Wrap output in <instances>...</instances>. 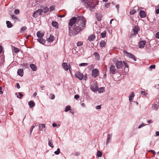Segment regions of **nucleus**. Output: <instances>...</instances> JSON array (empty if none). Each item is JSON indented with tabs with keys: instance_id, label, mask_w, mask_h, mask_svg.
I'll use <instances>...</instances> for the list:
<instances>
[{
	"instance_id": "obj_1",
	"label": "nucleus",
	"mask_w": 159,
	"mask_h": 159,
	"mask_svg": "<svg viewBox=\"0 0 159 159\" xmlns=\"http://www.w3.org/2000/svg\"><path fill=\"white\" fill-rule=\"evenodd\" d=\"M86 20L82 16L71 18L69 23V34L76 35L84 29L86 26Z\"/></svg>"
},
{
	"instance_id": "obj_2",
	"label": "nucleus",
	"mask_w": 159,
	"mask_h": 159,
	"mask_svg": "<svg viewBox=\"0 0 159 159\" xmlns=\"http://www.w3.org/2000/svg\"><path fill=\"white\" fill-rule=\"evenodd\" d=\"M123 63L125 65V68L124 69L125 71V72H127L128 71H129V67L128 66L125 61H123V62H122V61H117L116 63V68L117 69H120L122 68L123 66Z\"/></svg>"
},
{
	"instance_id": "obj_3",
	"label": "nucleus",
	"mask_w": 159,
	"mask_h": 159,
	"mask_svg": "<svg viewBox=\"0 0 159 159\" xmlns=\"http://www.w3.org/2000/svg\"><path fill=\"white\" fill-rule=\"evenodd\" d=\"M84 5L87 8H89L91 11H92L95 7V6L92 3V2H87V1L84 2Z\"/></svg>"
},
{
	"instance_id": "obj_4",
	"label": "nucleus",
	"mask_w": 159,
	"mask_h": 159,
	"mask_svg": "<svg viewBox=\"0 0 159 159\" xmlns=\"http://www.w3.org/2000/svg\"><path fill=\"white\" fill-rule=\"evenodd\" d=\"M42 9H39L38 10H36L35 12H34L33 16L35 18H37L39 15H42Z\"/></svg>"
},
{
	"instance_id": "obj_5",
	"label": "nucleus",
	"mask_w": 159,
	"mask_h": 159,
	"mask_svg": "<svg viewBox=\"0 0 159 159\" xmlns=\"http://www.w3.org/2000/svg\"><path fill=\"white\" fill-rule=\"evenodd\" d=\"M98 86L96 82H95L92 84L90 86V89L93 92L98 91Z\"/></svg>"
},
{
	"instance_id": "obj_6",
	"label": "nucleus",
	"mask_w": 159,
	"mask_h": 159,
	"mask_svg": "<svg viewBox=\"0 0 159 159\" xmlns=\"http://www.w3.org/2000/svg\"><path fill=\"white\" fill-rule=\"evenodd\" d=\"M124 53H125L126 56L128 57L133 59L134 60V61H136V58L134 56V55L126 51H124Z\"/></svg>"
},
{
	"instance_id": "obj_7",
	"label": "nucleus",
	"mask_w": 159,
	"mask_h": 159,
	"mask_svg": "<svg viewBox=\"0 0 159 159\" xmlns=\"http://www.w3.org/2000/svg\"><path fill=\"white\" fill-rule=\"evenodd\" d=\"M99 71L98 70L95 68L93 70L92 72V76L96 78L99 75Z\"/></svg>"
},
{
	"instance_id": "obj_8",
	"label": "nucleus",
	"mask_w": 159,
	"mask_h": 159,
	"mask_svg": "<svg viewBox=\"0 0 159 159\" xmlns=\"http://www.w3.org/2000/svg\"><path fill=\"white\" fill-rule=\"evenodd\" d=\"M75 77L80 80H82L83 78V75L80 72H76L75 74Z\"/></svg>"
},
{
	"instance_id": "obj_9",
	"label": "nucleus",
	"mask_w": 159,
	"mask_h": 159,
	"mask_svg": "<svg viewBox=\"0 0 159 159\" xmlns=\"http://www.w3.org/2000/svg\"><path fill=\"white\" fill-rule=\"evenodd\" d=\"M110 73L112 74H116V68L115 66L111 65L110 66Z\"/></svg>"
},
{
	"instance_id": "obj_10",
	"label": "nucleus",
	"mask_w": 159,
	"mask_h": 159,
	"mask_svg": "<svg viewBox=\"0 0 159 159\" xmlns=\"http://www.w3.org/2000/svg\"><path fill=\"white\" fill-rule=\"evenodd\" d=\"M146 43V41H140L139 43V48H143L144 46Z\"/></svg>"
},
{
	"instance_id": "obj_11",
	"label": "nucleus",
	"mask_w": 159,
	"mask_h": 159,
	"mask_svg": "<svg viewBox=\"0 0 159 159\" xmlns=\"http://www.w3.org/2000/svg\"><path fill=\"white\" fill-rule=\"evenodd\" d=\"M135 95L134 93L132 92L129 95V101L130 102H132L134 97Z\"/></svg>"
},
{
	"instance_id": "obj_12",
	"label": "nucleus",
	"mask_w": 159,
	"mask_h": 159,
	"mask_svg": "<svg viewBox=\"0 0 159 159\" xmlns=\"http://www.w3.org/2000/svg\"><path fill=\"white\" fill-rule=\"evenodd\" d=\"M11 19L12 20H13L14 21L15 23L16 22L18 21H19V18L16 16L15 15H11Z\"/></svg>"
},
{
	"instance_id": "obj_13",
	"label": "nucleus",
	"mask_w": 159,
	"mask_h": 159,
	"mask_svg": "<svg viewBox=\"0 0 159 159\" xmlns=\"http://www.w3.org/2000/svg\"><path fill=\"white\" fill-rule=\"evenodd\" d=\"M139 30V29L138 26H135L133 29V32L135 34H137L138 33V31Z\"/></svg>"
},
{
	"instance_id": "obj_14",
	"label": "nucleus",
	"mask_w": 159,
	"mask_h": 159,
	"mask_svg": "<svg viewBox=\"0 0 159 159\" xmlns=\"http://www.w3.org/2000/svg\"><path fill=\"white\" fill-rule=\"evenodd\" d=\"M139 15L141 18H143L146 17L145 12L143 10H140L139 11Z\"/></svg>"
},
{
	"instance_id": "obj_15",
	"label": "nucleus",
	"mask_w": 159,
	"mask_h": 159,
	"mask_svg": "<svg viewBox=\"0 0 159 159\" xmlns=\"http://www.w3.org/2000/svg\"><path fill=\"white\" fill-rule=\"evenodd\" d=\"M30 67L31 69L34 71H36L37 70L36 66L33 64H31L30 65Z\"/></svg>"
},
{
	"instance_id": "obj_16",
	"label": "nucleus",
	"mask_w": 159,
	"mask_h": 159,
	"mask_svg": "<svg viewBox=\"0 0 159 159\" xmlns=\"http://www.w3.org/2000/svg\"><path fill=\"white\" fill-rule=\"evenodd\" d=\"M47 40L49 42H52L54 39V36L50 34V37L47 38Z\"/></svg>"
},
{
	"instance_id": "obj_17",
	"label": "nucleus",
	"mask_w": 159,
	"mask_h": 159,
	"mask_svg": "<svg viewBox=\"0 0 159 159\" xmlns=\"http://www.w3.org/2000/svg\"><path fill=\"white\" fill-rule=\"evenodd\" d=\"M17 73L19 75L22 77L23 75V69H18Z\"/></svg>"
},
{
	"instance_id": "obj_18",
	"label": "nucleus",
	"mask_w": 159,
	"mask_h": 159,
	"mask_svg": "<svg viewBox=\"0 0 159 159\" xmlns=\"http://www.w3.org/2000/svg\"><path fill=\"white\" fill-rule=\"evenodd\" d=\"M4 62V56L0 54V66Z\"/></svg>"
},
{
	"instance_id": "obj_19",
	"label": "nucleus",
	"mask_w": 159,
	"mask_h": 159,
	"mask_svg": "<svg viewBox=\"0 0 159 159\" xmlns=\"http://www.w3.org/2000/svg\"><path fill=\"white\" fill-rule=\"evenodd\" d=\"M28 104L30 108H32L35 106V103L33 101H30Z\"/></svg>"
},
{
	"instance_id": "obj_20",
	"label": "nucleus",
	"mask_w": 159,
	"mask_h": 159,
	"mask_svg": "<svg viewBox=\"0 0 159 159\" xmlns=\"http://www.w3.org/2000/svg\"><path fill=\"white\" fill-rule=\"evenodd\" d=\"M38 41L40 43L44 44L46 42V40L42 38H39L37 39Z\"/></svg>"
},
{
	"instance_id": "obj_21",
	"label": "nucleus",
	"mask_w": 159,
	"mask_h": 159,
	"mask_svg": "<svg viewBox=\"0 0 159 159\" xmlns=\"http://www.w3.org/2000/svg\"><path fill=\"white\" fill-rule=\"evenodd\" d=\"M112 136V134H109L108 135V136L107 139L106 145H107V144L110 142V141L111 140Z\"/></svg>"
},
{
	"instance_id": "obj_22",
	"label": "nucleus",
	"mask_w": 159,
	"mask_h": 159,
	"mask_svg": "<svg viewBox=\"0 0 159 159\" xmlns=\"http://www.w3.org/2000/svg\"><path fill=\"white\" fill-rule=\"evenodd\" d=\"M96 17L98 21H100L101 19L102 15L99 13H96Z\"/></svg>"
},
{
	"instance_id": "obj_23",
	"label": "nucleus",
	"mask_w": 159,
	"mask_h": 159,
	"mask_svg": "<svg viewBox=\"0 0 159 159\" xmlns=\"http://www.w3.org/2000/svg\"><path fill=\"white\" fill-rule=\"evenodd\" d=\"M62 66L65 70L67 71L68 70V65L66 63H63L62 64Z\"/></svg>"
},
{
	"instance_id": "obj_24",
	"label": "nucleus",
	"mask_w": 159,
	"mask_h": 159,
	"mask_svg": "<svg viewBox=\"0 0 159 159\" xmlns=\"http://www.w3.org/2000/svg\"><path fill=\"white\" fill-rule=\"evenodd\" d=\"M95 37V35L92 34L91 36H90L89 37L88 40L90 41H93L94 40Z\"/></svg>"
},
{
	"instance_id": "obj_25",
	"label": "nucleus",
	"mask_w": 159,
	"mask_h": 159,
	"mask_svg": "<svg viewBox=\"0 0 159 159\" xmlns=\"http://www.w3.org/2000/svg\"><path fill=\"white\" fill-rule=\"evenodd\" d=\"M7 27L8 28H10L12 27V24L9 21H7L6 22Z\"/></svg>"
},
{
	"instance_id": "obj_26",
	"label": "nucleus",
	"mask_w": 159,
	"mask_h": 159,
	"mask_svg": "<svg viewBox=\"0 0 159 159\" xmlns=\"http://www.w3.org/2000/svg\"><path fill=\"white\" fill-rule=\"evenodd\" d=\"M42 8L43 9H42L43 10V12L44 13H47L49 11V9L47 7H43Z\"/></svg>"
},
{
	"instance_id": "obj_27",
	"label": "nucleus",
	"mask_w": 159,
	"mask_h": 159,
	"mask_svg": "<svg viewBox=\"0 0 159 159\" xmlns=\"http://www.w3.org/2000/svg\"><path fill=\"white\" fill-rule=\"evenodd\" d=\"M98 91L99 93H102L105 91V88L104 87H100L99 89L98 88Z\"/></svg>"
},
{
	"instance_id": "obj_28",
	"label": "nucleus",
	"mask_w": 159,
	"mask_h": 159,
	"mask_svg": "<svg viewBox=\"0 0 159 159\" xmlns=\"http://www.w3.org/2000/svg\"><path fill=\"white\" fill-rule=\"evenodd\" d=\"M99 45L101 48L104 47L106 45V42L104 40H102L100 43Z\"/></svg>"
},
{
	"instance_id": "obj_29",
	"label": "nucleus",
	"mask_w": 159,
	"mask_h": 159,
	"mask_svg": "<svg viewBox=\"0 0 159 159\" xmlns=\"http://www.w3.org/2000/svg\"><path fill=\"white\" fill-rule=\"evenodd\" d=\"M152 107L153 109L156 110H157L158 108V105L155 103H153L152 104Z\"/></svg>"
},
{
	"instance_id": "obj_30",
	"label": "nucleus",
	"mask_w": 159,
	"mask_h": 159,
	"mask_svg": "<svg viewBox=\"0 0 159 159\" xmlns=\"http://www.w3.org/2000/svg\"><path fill=\"white\" fill-rule=\"evenodd\" d=\"M58 24V23L56 21H52V26L54 27L57 28Z\"/></svg>"
},
{
	"instance_id": "obj_31",
	"label": "nucleus",
	"mask_w": 159,
	"mask_h": 159,
	"mask_svg": "<svg viewBox=\"0 0 159 159\" xmlns=\"http://www.w3.org/2000/svg\"><path fill=\"white\" fill-rule=\"evenodd\" d=\"M37 36L39 38H42L43 36V34L42 33H40L39 31H38L37 33Z\"/></svg>"
},
{
	"instance_id": "obj_32",
	"label": "nucleus",
	"mask_w": 159,
	"mask_h": 159,
	"mask_svg": "<svg viewBox=\"0 0 159 159\" xmlns=\"http://www.w3.org/2000/svg\"><path fill=\"white\" fill-rule=\"evenodd\" d=\"M45 125L44 124H41L39 125V129L40 131H42L43 130V129L45 127Z\"/></svg>"
},
{
	"instance_id": "obj_33",
	"label": "nucleus",
	"mask_w": 159,
	"mask_h": 159,
	"mask_svg": "<svg viewBox=\"0 0 159 159\" xmlns=\"http://www.w3.org/2000/svg\"><path fill=\"white\" fill-rule=\"evenodd\" d=\"M70 108L71 107L70 106L68 105L66 106L65 107V112H67L69 111H70L71 110Z\"/></svg>"
},
{
	"instance_id": "obj_34",
	"label": "nucleus",
	"mask_w": 159,
	"mask_h": 159,
	"mask_svg": "<svg viewBox=\"0 0 159 159\" xmlns=\"http://www.w3.org/2000/svg\"><path fill=\"white\" fill-rule=\"evenodd\" d=\"M106 32L105 31H104L101 33V36L102 38H104L106 36Z\"/></svg>"
},
{
	"instance_id": "obj_35",
	"label": "nucleus",
	"mask_w": 159,
	"mask_h": 159,
	"mask_svg": "<svg viewBox=\"0 0 159 159\" xmlns=\"http://www.w3.org/2000/svg\"><path fill=\"white\" fill-rule=\"evenodd\" d=\"M93 55L95 56V57L98 59H99L100 57L99 54L97 52H95L93 53Z\"/></svg>"
},
{
	"instance_id": "obj_36",
	"label": "nucleus",
	"mask_w": 159,
	"mask_h": 159,
	"mask_svg": "<svg viewBox=\"0 0 159 159\" xmlns=\"http://www.w3.org/2000/svg\"><path fill=\"white\" fill-rule=\"evenodd\" d=\"M48 144L49 146L52 148H53L54 147V146L53 145L52 140H50L49 141Z\"/></svg>"
},
{
	"instance_id": "obj_37",
	"label": "nucleus",
	"mask_w": 159,
	"mask_h": 159,
	"mask_svg": "<svg viewBox=\"0 0 159 159\" xmlns=\"http://www.w3.org/2000/svg\"><path fill=\"white\" fill-rule=\"evenodd\" d=\"M102 152L100 151H97V156L98 157H100L102 156Z\"/></svg>"
},
{
	"instance_id": "obj_38",
	"label": "nucleus",
	"mask_w": 159,
	"mask_h": 159,
	"mask_svg": "<svg viewBox=\"0 0 159 159\" xmlns=\"http://www.w3.org/2000/svg\"><path fill=\"white\" fill-rule=\"evenodd\" d=\"M27 28L25 26L22 27L20 29V33L23 32L25 30H26Z\"/></svg>"
},
{
	"instance_id": "obj_39",
	"label": "nucleus",
	"mask_w": 159,
	"mask_h": 159,
	"mask_svg": "<svg viewBox=\"0 0 159 159\" xmlns=\"http://www.w3.org/2000/svg\"><path fill=\"white\" fill-rule=\"evenodd\" d=\"M136 12V11L134 9H131L130 11V15H133Z\"/></svg>"
},
{
	"instance_id": "obj_40",
	"label": "nucleus",
	"mask_w": 159,
	"mask_h": 159,
	"mask_svg": "<svg viewBox=\"0 0 159 159\" xmlns=\"http://www.w3.org/2000/svg\"><path fill=\"white\" fill-rule=\"evenodd\" d=\"M88 65V63H81L79 65V66H86Z\"/></svg>"
},
{
	"instance_id": "obj_41",
	"label": "nucleus",
	"mask_w": 159,
	"mask_h": 159,
	"mask_svg": "<svg viewBox=\"0 0 159 159\" xmlns=\"http://www.w3.org/2000/svg\"><path fill=\"white\" fill-rule=\"evenodd\" d=\"M14 13L16 15H18L20 13V11L18 9H16L15 10Z\"/></svg>"
},
{
	"instance_id": "obj_42",
	"label": "nucleus",
	"mask_w": 159,
	"mask_h": 159,
	"mask_svg": "<svg viewBox=\"0 0 159 159\" xmlns=\"http://www.w3.org/2000/svg\"><path fill=\"white\" fill-rule=\"evenodd\" d=\"M60 152V149L58 148L57 149V150L54 152V153L56 155H58Z\"/></svg>"
},
{
	"instance_id": "obj_43",
	"label": "nucleus",
	"mask_w": 159,
	"mask_h": 159,
	"mask_svg": "<svg viewBox=\"0 0 159 159\" xmlns=\"http://www.w3.org/2000/svg\"><path fill=\"white\" fill-rule=\"evenodd\" d=\"M19 95L17 96V97L19 98H21L22 97H23V95L22 94V93L21 92H19Z\"/></svg>"
},
{
	"instance_id": "obj_44",
	"label": "nucleus",
	"mask_w": 159,
	"mask_h": 159,
	"mask_svg": "<svg viewBox=\"0 0 159 159\" xmlns=\"http://www.w3.org/2000/svg\"><path fill=\"white\" fill-rule=\"evenodd\" d=\"M55 7L54 6H51L50 7V11H52L54 10Z\"/></svg>"
},
{
	"instance_id": "obj_45",
	"label": "nucleus",
	"mask_w": 159,
	"mask_h": 159,
	"mask_svg": "<svg viewBox=\"0 0 159 159\" xmlns=\"http://www.w3.org/2000/svg\"><path fill=\"white\" fill-rule=\"evenodd\" d=\"M141 95L145 96H146L147 95V93L145 92L144 91H142L141 92Z\"/></svg>"
},
{
	"instance_id": "obj_46",
	"label": "nucleus",
	"mask_w": 159,
	"mask_h": 159,
	"mask_svg": "<svg viewBox=\"0 0 159 159\" xmlns=\"http://www.w3.org/2000/svg\"><path fill=\"white\" fill-rule=\"evenodd\" d=\"M83 43L82 42H78L77 43V46H80L83 44Z\"/></svg>"
},
{
	"instance_id": "obj_47",
	"label": "nucleus",
	"mask_w": 159,
	"mask_h": 159,
	"mask_svg": "<svg viewBox=\"0 0 159 159\" xmlns=\"http://www.w3.org/2000/svg\"><path fill=\"white\" fill-rule=\"evenodd\" d=\"M14 51L16 53L17 52H19L20 50L19 49H18L17 48H14Z\"/></svg>"
},
{
	"instance_id": "obj_48",
	"label": "nucleus",
	"mask_w": 159,
	"mask_h": 159,
	"mask_svg": "<svg viewBox=\"0 0 159 159\" xmlns=\"http://www.w3.org/2000/svg\"><path fill=\"white\" fill-rule=\"evenodd\" d=\"M50 97L51 99L52 100H53L55 98V96L54 94H51L50 95Z\"/></svg>"
},
{
	"instance_id": "obj_49",
	"label": "nucleus",
	"mask_w": 159,
	"mask_h": 159,
	"mask_svg": "<svg viewBox=\"0 0 159 159\" xmlns=\"http://www.w3.org/2000/svg\"><path fill=\"white\" fill-rule=\"evenodd\" d=\"M146 125L144 123H143L142 124H141L139 126H138V128L139 129H140L141 128H142V127L145 126Z\"/></svg>"
},
{
	"instance_id": "obj_50",
	"label": "nucleus",
	"mask_w": 159,
	"mask_h": 159,
	"mask_svg": "<svg viewBox=\"0 0 159 159\" xmlns=\"http://www.w3.org/2000/svg\"><path fill=\"white\" fill-rule=\"evenodd\" d=\"M155 37L156 38L159 39V31L156 33Z\"/></svg>"
},
{
	"instance_id": "obj_51",
	"label": "nucleus",
	"mask_w": 159,
	"mask_h": 159,
	"mask_svg": "<svg viewBox=\"0 0 159 159\" xmlns=\"http://www.w3.org/2000/svg\"><path fill=\"white\" fill-rule=\"evenodd\" d=\"M155 65H151L149 67V69H155Z\"/></svg>"
},
{
	"instance_id": "obj_52",
	"label": "nucleus",
	"mask_w": 159,
	"mask_h": 159,
	"mask_svg": "<svg viewBox=\"0 0 159 159\" xmlns=\"http://www.w3.org/2000/svg\"><path fill=\"white\" fill-rule=\"evenodd\" d=\"M79 98L80 96L78 94L75 95L74 96V98H75V99H77Z\"/></svg>"
},
{
	"instance_id": "obj_53",
	"label": "nucleus",
	"mask_w": 159,
	"mask_h": 159,
	"mask_svg": "<svg viewBox=\"0 0 159 159\" xmlns=\"http://www.w3.org/2000/svg\"><path fill=\"white\" fill-rule=\"evenodd\" d=\"M110 3H107L106 4H105V6L106 7L108 8V7H109V6H110Z\"/></svg>"
},
{
	"instance_id": "obj_54",
	"label": "nucleus",
	"mask_w": 159,
	"mask_h": 159,
	"mask_svg": "<svg viewBox=\"0 0 159 159\" xmlns=\"http://www.w3.org/2000/svg\"><path fill=\"white\" fill-rule=\"evenodd\" d=\"M16 87L18 89H20V87L19 84L18 83H17L16 84Z\"/></svg>"
},
{
	"instance_id": "obj_55",
	"label": "nucleus",
	"mask_w": 159,
	"mask_h": 159,
	"mask_svg": "<svg viewBox=\"0 0 159 159\" xmlns=\"http://www.w3.org/2000/svg\"><path fill=\"white\" fill-rule=\"evenodd\" d=\"M96 108L97 109H100L101 108V105H98L96 106Z\"/></svg>"
},
{
	"instance_id": "obj_56",
	"label": "nucleus",
	"mask_w": 159,
	"mask_h": 159,
	"mask_svg": "<svg viewBox=\"0 0 159 159\" xmlns=\"http://www.w3.org/2000/svg\"><path fill=\"white\" fill-rule=\"evenodd\" d=\"M52 126L53 127H56L57 126V125L55 123H53L52 124Z\"/></svg>"
},
{
	"instance_id": "obj_57",
	"label": "nucleus",
	"mask_w": 159,
	"mask_h": 159,
	"mask_svg": "<svg viewBox=\"0 0 159 159\" xmlns=\"http://www.w3.org/2000/svg\"><path fill=\"white\" fill-rule=\"evenodd\" d=\"M2 88L1 86H0V94H2L3 93V92L2 91Z\"/></svg>"
},
{
	"instance_id": "obj_58",
	"label": "nucleus",
	"mask_w": 159,
	"mask_h": 159,
	"mask_svg": "<svg viewBox=\"0 0 159 159\" xmlns=\"http://www.w3.org/2000/svg\"><path fill=\"white\" fill-rule=\"evenodd\" d=\"M156 13L157 14H159V8H158L156 10Z\"/></svg>"
},
{
	"instance_id": "obj_59",
	"label": "nucleus",
	"mask_w": 159,
	"mask_h": 159,
	"mask_svg": "<svg viewBox=\"0 0 159 159\" xmlns=\"http://www.w3.org/2000/svg\"><path fill=\"white\" fill-rule=\"evenodd\" d=\"M76 156H78L80 155V153L78 152H76L74 154Z\"/></svg>"
},
{
	"instance_id": "obj_60",
	"label": "nucleus",
	"mask_w": 159,
	"mask_h": 159,
	"mask_svg": "<svg viewBox=\"0 0 159 159\" xmlns=\"http://www.w3.org/2000/svg\"><path fill=\"white\" fill-rule=\"evenodd\" d=\"M116 9H117V10H118L119 8V6L118 4H117L116 6Z\"/></svg>"
},
{
	"instance_id": "obj_61",
	"label": "nucleus",
	"mask_w": 159,
	"mask_h": 159,
	"mask_svg": "<svg viewBox=\"0 0 159 159\" xmlns=\"http://www.w3.org/2000/svg\"><path fill=\"white\" fill-rule=\"evenodd\" d=\"M149 152H152L154 155L155 154V152L153 150H149Z\"/></svg>"
},
{
	"instance_id": "obj_62",
	"label": "nucleus",
	"mask_w": 159,
	"mask_h": 159,
	"mask_svg": "<svg viewBox=\"0 0 159 159\" xmlns=\"http://www.w3.org/2000/svg\"><path fill=\"white\" fill-rule=\"evenodd\" d=\"M156 135L157 136H159V131H157L155 133Z\"/></svg>"
},
{
	"instance_id": "obj_63",
	"label": "nucleus",
	"mask_w": 159,
	"mask_h": 159,
	"mask_svg": "<svg viewBox=\"0 0 159 159\" xmlns=\"http://www.w3.org/2000/svg\"><path fill=\"white\" fill-rule=\"evenodd\" d=\"M70 112L71 113H72L73 114H74V110L73 109H71L70 110Z\"/></svg>"
},
{
	"instance_id": "obj_64",
	"label": "nucleus",
	"mask_w": 159,
	"mask_h": 159,
	"mask_svg": "<svg viewBox=\"0 0 159 159\" xmlns=\"http://www.w3.org/2000/svg\"><path fill=\"white\" fill-rule=\"evenodd\" d=\"M147 122L149 124H150L152 123V120H149L147 121Z\"/></svg>"
}]
</instances>
